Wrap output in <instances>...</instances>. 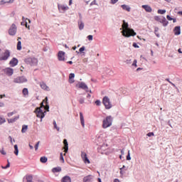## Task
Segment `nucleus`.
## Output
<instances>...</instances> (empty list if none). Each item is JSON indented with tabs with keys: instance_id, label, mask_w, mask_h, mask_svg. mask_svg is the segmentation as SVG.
<instances>
[{
	"instance_id": "1",
	"label": "nucleus",
	"mask_w": 182,
	"mask_h": 182,
	"mask_svg": "<svg viewBox=\"0 0 182 182\" xmlns=\"http://www.w3.org/2000/svg\"><path fill=\"white\" fill-rule=\"evenodd\" d=\"M43 108L49 111V105L48 102V97L43 100V102H41V107H37L35 109V112L36 113V116L40 118H43L45 117V112H43Z\"/></svg>"
},
{
	"instance_id": "2",
	"label": "nucleus",
	"mask_w": 182,
	"mask_h": 182,
	"mask_svg": "<svg viewBox=\"0 0 182 182\" xmlns=\"http://www.w3.org/2000/svg\"><path fill=\"white\" fill-rule=\"evenodd\" d=\"M122 28L123 31H122V33L124 36L129 38V36H134L136 35V32H134V29L129 28L128 22H126L124 20L123 21Z\"/></svg>"
},
{
	"instance_id": "3",
	"label": "nucleus",
	"mask_w": 182,
	"mask_h": 182,
	"mask_svg": "<svg viewBox=\"0 0 182 182\" xmlns=\"http://www.w3.org/2000/svg\"><path fill=\"white\" fill-rule=\"evenodd\" d=\"M112 122H113V118L112 115H108L102 121V128L107 129L108 127H110V126H112Z\"/></svg>"
},
{
	"instance_id": "4",
	"label": "nucleus",
	"mask_w": 182,
	"mask_h": 182,
	"mask_svg": "<svg viewBox=\"0 0 182 182\" xmlns=\"http://www.w3.org/2000/svg\"><path fill=\"white\" fill-rule=\"evenodd\" d=\"M10 56H11V51H9V50H5L4 53H3L0 55V60H8Z\"/></svg>"
},
{
	"instance_id": "5",
	"label": "nucleus",
	"mask_w": 182,
	"mask_h": 182,
	"mask_svg": "<svg viewBox=\"0 0 182 182\" xmlns=\"http://www.w3.org/2000/svg\"><path fill=\"white\" fill-rule=\"evenodd\" d=\"M102 102H103L104 105L105 106V108H107V109L112 108V104L109 97H104L103 100H102Z\"/></svg>"
},
{
	"instance_id": "6",
	"label": "nucleus",
	"mask_w": 182,
	"mask_h": 182,
	"mask_svg": "<svg viewBox=\"0 0 182 182\" xmlns=\"http://www.w3.org/2000/svg\"><path fill=\"white\" fill-rule=\"evenodd\" d=\"M25 61L26 64L30 65H38V63L37 58H26Z\"/></svg>"
},
{
	"instance_id": "7",
	"label": "nucleus",
	"mask_w": 182,
	"mask_h": 182,
	"mask_svg": "<svg viewBox=\"0 0 182 182\" xmlns=\"http://www.w3.org/2000/svg\"><path fill=\"white\" fill-rule=\"evenodd\" d=\"M9 35L11 36H15L16 35V25L12 24L9 30Z\"/></svg>"
},
{
	"instance_id": "8",
	"label": "nucleus",
	"mask_w": 182,
	"mask_h": 182,
	"mask_svg": "<svg viewBox=\"0 0 182 182\" xmlns=\"http://www.w3.org/2000/svg\"><path fill=\"white\" fill-rule=\"evenodd\" d=\"M4 73L7 75V76H12L14 75V70L11 68H6L4 70Z\"/></svg>"
},
{
	"instance_id": "9",
	"label": "nucleus",
	"mask_w": 182,
	"mask_h": 182,
	"mask_svg": "<svg viewBox=\"0 0 182 182\" xmlns=\"http://www.w3.org/2000/svg\"><path fill=\"white\" fill-rule=\"evenodd\" d=\"M18 59H16V58H13L10 62H9V65L11 66V68H15V66H16V65H18Z\"/></svg>"
},
{
	"instance_id": "10",
	"label": "nucleus",
	"mask_w": 182,
	"mask_h": 182,
	"mask_svg": "<svg viewBox=\"0 0 182 182\" xmlns=\"http://www.w3.org/2000/svg\"><path fill=\"white\" fill-rule=\"evenodd\" d=\"M58 10L60 12H65V11H67L68 9H69L68 6H67L66 5H58Z\"/></svg>"
},
{
	"instance_id": "11",
	"label": "nucleus",
	"mask_w": 182,
	"mask_h": 182,
	"mask_svg": "<svg viewBox=\"0 0 182 182\" xmlns=\"http://www.w3.org/2000/svg\"><path fill=\"white\" fill-rule=\"evenodd\" d=\"M79 88H82V90H85V91H88L89 88L85 82H80L78 84Z\"/></svg>"
},
{
	"instance_id": "12",
	"label": "nucleus",
	"mask_w": 182,
	"mask_h": 182,
	"mask_svg": "<svg viewBox=\"0 0 182 182\" xmlns=\"http://www.w3.org/2000/svg\"><path fill=\"white\" fill-rule=\"evenodd\" d=\"M61 182H72V178L70 176H64V177L61 178Z\"/></svg>"
},
{
	"instance_id": "13",
	"label": "nucleus",
	"mask_w": 182,
	"mask_h": 182,
	"mask_svg": "<svg viewBox=\"0 0 182 182\" xmlns=\"http://www.w3.org/2000/svg\"><path fill=\"white\" fill-rule=\"evenodd\" d=\"M58 60L60 61H65V53H63V51H60L58 53Z\"/></svg>"
},
{
	"instance_id": "14",
	"label": "nucleus",
	"mask_w": 182,
	"mask_h": 182,
	"mask_svg": "<svg viewBox=\"0 0 182 182\" xmlns=\"http://www.w3.org/2000/svg\"><path fill=\"white\" fill-rule=\"evenodd\" d=\"M173 32L175 35H180L181 32V26H175Z\"/></svg>"
},
{
	"instance_id": "15",
	"label": "nucleus",
	"mask_w": 182,
	"mask_h": 182,
	"mask_svg": "<svg viewBox=\"0 0 182 182\" xmlns=\"http://www.w3.org/2000/svg\"><path fill=\"white\" fill-rule=\"evenodd\" d=\"M161 23H163L164 26H167L168 21L166 20L165 16H161Z\"/></svg>"
},
{
	"instance_id": "16",
	"label": "nucleus",
	"mask_w": 182,
	"mask_h": 182,
	"mask_svg": "<svg viewBox=\"0 0 182 182\" xmlns=\"http://www.w3.org/2000/svg\"><path fill=\"white\" fill-rule=\"evenodd\" d=\"M142 8L145 9L146 12H152L153 9L149 5H142Z\"/></svg>"
},
{
	"instance_id": "17",
	"label": "nucleus",
	"mask_w": 182,
	"mask_h": 182,
	"mask_svg": "<svg viewBox=\"0 0 182 182\" xmlns=\"http://www.w3.org/2000/svg\"><path fill=\"white\" fill-rule=\"evenodd\" d=\"M14 83H23V77H17L14 80Z\"/></svg>"
},
{
	"instance_id": "18",
	"label": "nucleus",
	"mask_w": 182,
	"mask_h": 182,
	"mask_svg": "<svg viewBox=\"0 0 182 182\" xmlns=\"http://www.w3.org/2000/svg\"><path fill=\"white\" fill-rule=\"evenodd\" d=\"M75 77V74L74 73H70L69 75V82L70 84H73V82H75V80H74Z\"/></svg>"
},
{
	"instance_id": "19",
	"label": "nucleus",
	"mask_w": 182,
	"mask_h": 182,
	"mask_svg": "<svg viewBox=\"0 0 182 182\" xmlns=\"http://www.w3.org/2000/svg\"><path fill=\"white\" fill-rule=\"evenodd\" d=\"M80 122L82 127H85V118L83 117V113L80 112Z\"/></svg>"
},
{
	"instance_id": "20",
	"label": "nucleus",
	"mask_w": 182,
	"mask_h": 182,
	"mask_svg": "<svg viewBox=\"0 0 182 182\" xmlns=\"http://www.w3.org/2000/svg\"><path fill=\"white\" fill-rule=\"evenodd\" d=\"M18 119H19V115H17L14 118L9 119L7 120L9 123H15V122H16V120H18Z\"/></svg>"
},
{
	"instance_id": "21",
	"label": "nucleus",
	"mask_w": 182,
	"mask_h": 182,
	"mask_svg": "<svg viewBox=\"0 0 182 182\" xmlns=\"http://www.w3.org/2000/svg\"><path fill=\"white\" fill-rule=\"evenodd\" d=\"M64 151L67 152L68 151V142L66 139H64Z\"/></svg>"
},
{
	"instance_id": "22",
	"label": "nucleus",
	"mask_w": 182,
	"mask_h": 182,
	"mask_svg": "<svg viewBox=\"0 0 182 182\" xmlns=\"http://www.w3.org/2000/svg\"><path fill=\"white\" fill-rule=\"evenodd\" d=\"M52 171H53V173H59V172L62 171V168L61 167H53V168H52Z\"/></svg>"
},
{
	"instance_id": "23",
	"label": "nucleus",
	"mask_w": 182,
	"mask_h": 182,
	"mask_svg": "<svg viewBox=\"0 0 182 182\" xmlns=\"http://www.w3.org/2000/svg\"><path fill=\"white\" fill-rule=\"evenodd\" d=\"M40 85L43 90H46L47 91L50 90L49 87H48L45 82H41Z\"/></svg>"
},
{
	"instance_id": "24",
	"label": "nucleus",
	"mask_w": 182,
	"mask_h": 182,
	"mask_svg": "<svg viewBox=\"0 0 182 182\" xmlns=\"http://www.w3.org/2000/svg\"><path fill=\"white\" fill-rule=\"evenodd\" d=\"M122 9H124V11H127L128 12H130L131 11V8L130 6H128V5H122Z\"/></svg>"
},
{
	"instance_id": "25",
	"label": "nucleus",
	"mask_w": 182,
	"mask_h": 182,
	"mask_svg": "<svg viewBox=\"0 0 182 182\" xmlns=\"http://www.w3.org/2000/svg\"><path fill=\"white\" fill-rule=\"evenodd\" d=\"M30 23H31V19H26V22L24 23V25L26 26V28H28V29H30Z\"/></svg>"
},
{
	"instance_id": "26",
	"label": "nucleus",
	"mask_w": 182,
	"mask_h": 182,
	"mask_svg": "<svg viewBox=\"0 0 182 182\" xmlns=\"http://www.w3.org/2000/svg\"><path fill=\"white\" fill-rule=\"evenodd\" d=\"M26 178L27 180V182H33V176H31V175L26 176Z\"/></svg>"
},
{
	"instance_id": "27",
	"label": "nucleus",
	"mask_w": 182,
	"mask_h": 182,
	"mask_svg": "<svg viewBox=\"0 0 182 182\" xmlns=\"http://www.w3.org/2000/svg\"><path fill=\"white\" fill-rule=\"evenodd\" d=\"M81 156L83 160H88V157L87 156L86 153H85L84 151H82Z\"/></svg>"
},
{
	"instance_id": "28",
	"label": "nucleus",
	"mask_w": 182,
	"mask_h": 182,
	"mask_svg": "<svg viewBox=\"0 0 182 182\" xmlns=\"http://www.w3.org/2000/svg\"><path fill=\"white\" fill-rule=\"evenodd\" d=\"M168 21H173V23L176 22L177 19L176 18H171V16H170V15H167L166 16Z\"/></svg>"
},
{
	"instance_id": "29",
	"label": "nucleus",
	"mask_w": 182,
	"mask_h": 182,
	"mask_svg": "<svg viewBox=\"0 0 182 182\" xmlns=\"http://www.w3.org/2000/svg\"><path fill=\"white\" fill-rule=\"evenodd\" d=\"M90 180H91L90 176H86L84 177V178H83V182H90Z\"/></svg>"
},
{
	"instance_id": "30",
	"label": "nucleus",
	"mask_w": 182,
	"mask_h": 182,
	"mask_svg": "<svg viewBox=\"0 0 182 182\" xmlns=\"http://www.w3.org/2000/svg\"><path fill=\"white\" fill-rule=\"evenodd\" d=\"M19 153V149H18V145H14V154H16V156H18Z\"/></svg>"
},
{
	"instance_id": "31",
	"label": "nucleus",
	"mask_w": 182,
	"mask_h": 182,
	"mask_svg": "<svg viewBox=\"0 0 182 182\" xmlns=\"http://www.w3.org/2000/svg\"><path fill=\"white\" fill-rule=\"evenodd\" d=\"M84 26H85L84 23L82 21H79L78 22L79 29H83Z\"/></svg>"
},
{
	"instance_id": "32",
	"label": "nucleus",
	"mask_w": 182,
	"mask_h": 182,
	"mask_svg": "<svg viewBox=\"0 0 182 182\" xmlns=\"http://www.w3.org/2000/svg\"><path fill=\"white\" fill-rule=\"evenodd\" d=\"M22 43L21 41H18L17 43V50H21L22 49Z\"/></svg>"
},
{
	"instance_id": "33",
	"label": "nucleus",
	"mask_w": 182,
	"mask_h": 182,
	"mask_svg": "<svg viewBox=\"0 0 182 182\" xmlns=\"http://www.w3.org/2000/svg\"><path fill=\"white\" fill-rule=\"evenodd\" d=\"M166 12V9H158V14H160L161 15H164Z\"/></svg>"
},
{
	"instance_id": "34",
	"label": "nucleus",
	"mask_w": 182,
	"mask_h": 182,
	"mask_svg": "<svg viewBox=\"0 0 182 182\" xmlns=\"http://www.w3.org/2000/svg\"><path fill=\"white\" fill-rule=\"evenodd\" d=\"M29 95V91L28 88H24V97H28Z\"/></svg>"
},
{
	"instance_id": "35",
	"label": "nucleus",
	"mask_w": 182,
	"mask_h": 182,
	"mask_svg": "<svg viewBox=\"0 0 182 182\" xmlns=\"http://www.w3.org/2000/svg\"><path fill=\"white\" fill-rule=\"evenodd\" d=\"M10 166H11V164H10L9 161H8L6 166H1V168H4V169L9 168Z\"/></svg>"
},
{
	"instance_id": "36",
	"label": "nucleus",
	"mask_w": 182,
	"mask_h": 182,
	"mask_svg": "<svg viewBox=\"0 0 182 182\" xmlns=\"http://www.w3.org/2000/svg\"><path fill=\"white\" fill-rule=\"evenodd\" d=\"M0 153H1V154H2L3 156H6V151H5V149H4V148H2V149L0 150Z\"/></svg>"
},
{
	"instance_id": "37",
	"label": "nucleus",
	"mask_w": 182,
	"mask_h": 182,
	"mask_svg": "<svg viewBox=\"0 0 182 182\" xmlns=\"http://www.w3.org/2000/svg\"><path fill=\"white\" fill-rule=\"evenodd\" d=\"M6 122L4 117L0 116V124H3V123H5Z\"/></svg>"
},
{
	"instance_id": "38",
	"label": "nucleus",
	"mask_w": 182,
	"mask_h": 182,
	"mask_svg": "<svg viewBox=\"0 0 182 182\" xmlns=\"http://www.w3.org/2000/svg\"><path fill=\"white\" fill-rule=\"evenodd\" d=\"M53 125H54V128L56 129L58 132H59L60 129L59 127H58L56 121H53Z\"/></svg>"
},
{
	"instance_id": "39",
	"label": "nucleus",
	"mask_w": 182,
	"mask_h": 182,
	"mask_svg": "<svg viewBox=\"0 0 182 182\" xmlns=\"http://www.w3.org/2000/svg\"><path fill=\"white\" fill-rule=\"evenodd\" d=\"M154 19L155 21H158L159 22H161V16H154Z\"/></svg>"
},
{
	"instance_id": "40",
	"label": "nucleus",
	"mask_w": 182,
	"mask_h": 182,
	"mask_svg": "<svg viewBox=\"0 0 182 182\" xmlns=\"http://www.w3.org/2000/svg\"><path fill=\"white\" fill-rule=\"evenodd\" d=\"M9 140L11 142V144H14V143H15V139H13L11 136H9Z\"/></svg>"
},
{
	"instance_id": "41",
	"label": "nucleus",
	"mask_w": 182,
	"mask_h": 182,
	"mask_svg": "<svg viewBox=\"0 0 182 182\" xmlns=\"http://www.w3.org/2000/svg\"><path fill=\"white\" fill-rule=\"evenodd\" d=\"M16 112H9L7 114L8 117H11V116H14Z\"/></svg>"
},
{
	"instance_id": "42",
	"label": "nucleus",
	"mask_w": 182,
	"mask_h": 182,
	"mask_svg": "<svg viewBox=\"0 0 182 182\" xmlns=\"http://www.w3.org/2000/svg\"><path fill=\"white\" fill-rule=\"evenodd\" d=\"M40 143H41V141H38V143H36V144L35 145V150L36 151L38 150Z\"/></svg>"
},
{
	"instance_id": "43",
	"label": "nucleus",
	"mask_w": 182,
	"mask_h": 182,
	"mask_svg": "<svg viewBox=\"0 0 182 182\" xmlns=\"http://www.w3.org/2000/svg\"><path fill=\"white\" fill-rule=\"evenodd\" d=\"M6 4H14V0H4Z\"/></svg>"
},
{
	"instance_id": "44",
	"label": "nucleus",
	"mask_w": 182,
	"mask_h": 182,
	"mask_svg": "<svg viewBox=\"0 0 182 182\" xmlns=\"http://www.w3.org/2000/svg\"><path fill=\"white\" fill-rule=\"evenodd\" d=\"M124 150L122 149V150H121V155L119 156V159H122V156H124Z\"/></svg>"
},
{
	"instance_id": "45",
	"label": "nucleus",
	"mask_w": 182,
	"mask_h": 182,
	"mask_svg": "<svg viewBox=\"0 0 182 182\" xmlns=\"http://www.w3.org/2000/svg\"><path fill=\"white\" fill-rule=\"evenodd\" d=\"M127 160H131V156H130V151H128V154L127 156Z\"/></svg>"
},
{
	"instance_id": "46",
	"label": "nucleus",
	"mask_w": 182,
	"mask_h": 182,
	"mask_svg": "<svg viewBox=\"0 0 182 182\" xmlns=\"http://www.w3.org/2000/svg\"><path fill=\"white\" fill-rule=\"evenodd\" d=\"M158 31H159V28H155V29H154V32H155V33H156V36H159V33H157V32H158Z\"/></svg>"
},
{
	"instance_id": "47",
	"label": "nucleus",
	"mask_w": 182,
	"mask_h": 182,
	"mask_svg": "<svg viewBox=\"0 0 182 182\" xmlns=\"http://www.w3.org/2000/svg\"><path fill=\"white\" fill-rule=\"evenodd\" d=\"M87 38L89 39V41H92V39H93V36H92V35H88V36H87Z\"/></svg>"
},
{
	"instance_id": "48",
	"label": "nucleus",
	"mask_w": 182,
	"mask_h": 182,
	"mask_svg": "<svg viewBox=\"0 0 182 182\" xmlns=\"http://www.w3.org/2000/svg\"><path fill=\"white\" fill-rule=\"evenodd\" d=\"M124 167H125V166H123V167H122L121 168H120V174H122V175H123L124 174V171H123V168H124Z\"/></svg>"
},
{
	"instance_id": "49",
	"label": "nucleus",
	"mask_w": 182,
	"mask_h": 182,
	"mask_svg": "<svg viewBox=\"0 0 182 182\" xmlns=\"http://www.w3.org/2000/svg\"><path fill=\"white\" fill-rule=\"evenodd\" d=\"M95 104H96L97 105H100L101 101H100V100H97L95 101Z\"/></svg>"
},
{
	"instance_id": "50",
	"label": "nucleus",
	"mask_w": 182,
	"mask_h": 182,
	"mask_svg": "<svg viewBox=\"0 0 182 182\" xmlns=\"http://www.w3.org/2000/svg\"><path fill=\"white\" fill-rule=\"evenodd\" d=\"M166 81H168L170 84H171V85H173V87H176L175 84H173V82H171V81H170V80H168V78H166Z\"/></svg>"
},
{
	"instance_id": "51",
	"label": "nucleus",
	"mask_w": 182,
	"mask_h": 182,
	"mask_svg": "<svg viewBox=\"0 0 182 182\" xmlns=\"http://www.w3.org/2000/svg\"><path fill=\"white\" fill-rule=\"evenodd\" d=\"M132 65H135V67H137V60H134Z\"/></svg>"
},
{
	"instance_id": "52",
	"label": "nucleus",
	"mask_w": 182,
	"mask_h": 182,
	"mask_svg": "<svg viewBox=\"0 0 182 182\" xmlns=\"http://www.w3.org/2000/svg\"><path fill=\"white\" fill-rule=\"evenodd\" d=\"M0 182H9V181H8L5 178H2V179H0Z\"/></svg>"
},
{
	"instance_id": "53",
	"label": "nucleus",
	"mask_w": 182,
	"mask_h": 182,
	"mask_svg": "<svg viewBox=\"0 0 182 182\" xmlns=\"http://www.w3.org/2000/svg\"><path fill=\"white\" fill-rule=\"evenodd\" d=\"M40 160H48V157L43 156V157H41Z\"/></svg>"
},
{
	"instance_id": "54",
	"label": "nucleus",
	"mask_w": 182,
	"mask_h": 182,
	"mask_svg": "<svg viewBox=\"0 0 182 182\" xmlns=\"http://www.w3.org/2000/svg\"><path fill=\"white\" fill-rule=\"evenodd\" d=\"M6 2L5 0L0 1V5H5Z\"/></svg>"
},
{
	"instance_id": "55",
	"label": "nucleus",
	"mask_w": 182,
	"mask_h": 182,
	"mask_svg": "<svg viewBox=\"0 0 182 182\" xmlns=\"http://www.w3.org/2000/svg\"><path fill=\"white\" fill-rule=\"evenodd\" d=\"M84 101H85L84 98H80L79 100V102H80V104H83Z\"/></svg>"
},
{
	"instance_id": "56",
	"label": "nucleus",
	"mask_w": 182,
	"mask_h": 182,
	"mask_svg": "<svg viewBox=\"0 0 182 182\" xmlns=\"http://www.w3.org/2000/svg\"><path fill=\"white\" fill-rule=\"evenodd\" d=\"M117 2H118V0H111V4H117Z\"/></svg>"
},
{
	"instance_id": "57",
	"label": "nucleus",
	"mask_w": 182,
	"mask_h": 182,
	"mask_svg": "<svg viewBox=\"0 0 182 182\" xmlns=\"http://www.w3.org/2000/svg\"><path fill=\"white\" fill-rule=\"evenodd\" d=\"M132 45L133 46H134V48H139L137 43H136V42H134Z\"/></svg>"
},
{
	"instance_id": "58",
	"label": "nucleus",
	"mask_w": 182,
	"mask_h": 182,
	"mask_svg": "<svg viewBox=\"0 0 182 182\" xmlns=\"http://www.w3.org/2000/svg\"><path fill=\"white\" fill-rule=\"evenodd\" d=\"M147 136H148L149 137H151V136H154V133H148V134H147Z\"/></svg>"
},
{
	"instance_id": "59",
	"label": "nucleus",
	"mask_w": 182,
	"mask_h": 182,
	"mask_svg": "<svg viewBox=\"0 0 182 182\" xmlns=\"http://www.w3.org/2000/svg\"><path fill=\"white\" fill-rule=\"evenodd\" d=\"M85 47H81V48H80V53H83V50H85Z\"/></svg>"
},
{
	"instance_id": "60",
	"label": "nucleus",
	"mask_w": 182,
	"mask_h": 182,
	"mask_svg": "<svg viewBox=\"0 0 182 182\" xmlns=\"http://www.w3.org/2000/svg\"><path fill=\"white\" fill-rule=\"evenodd\" d=\"M60 160H64V157H63L62 153L60 155Z\"/></svg>"
},
{
	"instance_id": "61",
	"label": "nucleus",
	"mask_w": 182,
	"mask_h": 182,
	"mask_svg": "<svg viewBox=\"0 0 182 182\" xmlns=\"http://www.w3.org/2000/svg\"><path fill=\"white\" fill-rule=\"evenodd\" d=\"M97 2L96 1H92V2H91L90 5H96Z\"/></svg>"
},
{
	"instance_id": "62",
	"label": "nucleus",
	"mask_w": 182,
	"mask_h": 182,
	"mask_svg": "<svg viewBox=\"0 0 182 182\" xmlns=\"http://www.w3.org/2000/svg\"><path fill=\"white\" fill-rule=\"evenodd\" d=\"M84 161H85V164L90 163V160H85Z\"/></svg>"
},
{
	"instance_id": "63",
	"label": "nucleus",
	"mask_w": 182,
	"mask_h": 182,
	"mask_svg": "<svg viewBox=\"0 0 182 182\" xmlns=\"http://www.w3.org/2000/svg\"><path fill=\"white\" fill-rule=\"evenodd\" d=\"M114 182H120V180L119 178H114Z\"/></svg>"
},
{
	"instance_id": "64",
	"label": "nucleus",
	"mask_w": 182,
	"mask_h": 182,
	"mask_svg": "<svg viewBox=\"0 0 182 182\" xmlns=\"http://www.w3.org/2000/svg\"><path fill=\"white\" fill-rule=\"evenodd\" d=\"M178 53H179V54H182V50H181V48H179V49L178 50Z\"/></svg>"
}]
</instances>
